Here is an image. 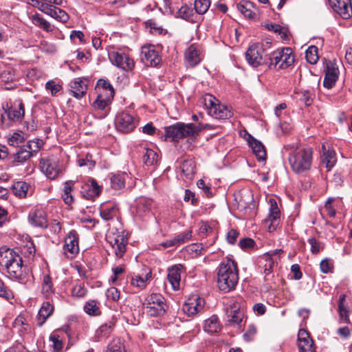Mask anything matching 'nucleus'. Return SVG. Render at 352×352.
Returning <instances> with one entry per match:
<instances>
[{
	"mask_svg": "<svg viewBox=\"0 0 352 352\" xmlns=\"http://www.w3.org/2000/svg\"><path fill=\"white\" fill-rule=\"evenodd\" d=\"M3 108L5 109L9 120L12 121L21 120L25 114V109L23 102L21 99H16L14 101L7 102Z\"/></svg>",
	"mask_w": 352,
	"mask_h": 352,
	"instance_id": "obj_10",
	"label": "nucleus"
},
{
	"mask_svg": "<svg viewBox=\"0 0 352 352\" xmlns=\"http://www.w3.org/2000/svg\"><path fill=\"white\" fill-rule=\"evenodd\" d=\"M144 305L147 314L153 317L164 315L167 308L164 298L160 294H151L148 296Z\"/></svg>",
	"mask_w": 352,
	"mask_h": 352,
	"instance_id": "obj_5",
	"label": "nucleus"
},
{
	"mask_svg": "<svg viewBox=\"0 0 352 352\" xmlns=\"http://www.w3.org/2000/svg\"><path fill=\"white\" fill-rule=\"evenodd\" d=\"M338 67H325L323 85L327 89H331L336 84L339 76Z\"/></svg>",
	"mask_w": 352,
	"mask_h": 352,
	"instance_id": "obj_26",
	"label": "nucleus"
},
{
	"mask_svg": "<svg viewBox=\"0 0 352 352\" xmlns=\"http://www.w3.org/2000/svg\"><path fill=\"white\" fill-rule=\"evenodd\" d=\"M50 341L52 342L53 351L58 352L63 349V341L60 336L56 333H53L50 336Z\"/></svg>",
	"mask_w": 352,
	"mask_h": 352,
	"instance_id": "obj_53",
	"label": "nucleus"
},
{
	"mask_svg": "<svg viewBox=\"0 0 352 352\" xmlns=\"http://www.w3.org/2000/svg\"><path fill=\"white\" fill-rule=\"evenodd\" d=\"M262 259L265 261L263 266V273L265 274L264 280L267 284L271 285L274 277L272 270L274 267L275 261L273 258H263V256H262Z\"/></svg>",
	"mask_w": 352,
	"mask_h": 352,
	"instance_id": "obj_34",
	"label": "nucleus"
},
{
	"mask_svg": "<svg viewBox=\"0 0 352 352\" xmlns=\"http://www.w3.org/2000/svg\"><path fill=\"white\" fill-rule=\"evenodd\" d=\"M182 173L187 177H191L195 173V166L191 161L184 160L181 166Z\"/></svg>",
	"mask_w": 352,
	"mask_h": 352,
	"instance_id": "obj_54",
	"label": "nucleus"
},
{
	"mask_svg": "<svg viewBox=\"0 0 352 352\" xmlns=\"http://www.w3.org/2000/svg\"><path fill=\"white\" fill-rule=\"evenodd\" d=\"M100 216L105 220L109 221L116 217L117 213V208L114 205L102 206L100 209Z\"/></svg>",
	"mask_w": 352,
	"mask_h": 352,
	"instance_id": "obj_41",
	"label": "nucleus"
},
{
	"mask_svg": "<svg viewBox=\"0 0 352 352\" xmlns=\"http://www.w3.org/2000/svg\"><path fill=\"white\" fill-rule=\"evenodd\" d=\"M152 206L151 199L144 197H138L135 200V212L138 217L143 218L151 212Z\"/></svg>",
	"mask_w": 352,
	"mask_h": 352,
	"instance_id": "obj_20",
	"label": "nucleus"
},
{
	"mask_svg": "<svg viewBox=\"0 0 352 352\" xmlns=\"http://www.w3.org/2000/svg\"><path fill=\"white\" fill-rule=\"evenodd\" d=\"M115 124L118 131L128 133L135 129L138 120L129 112L122 111L117 114Z\"/></svg>",
	"mask_w": 352,
	"mask_h": 352,
	"instance_id": "obj_8",
	"label": "nucleus"
},
{
	"mask_svg": "<svg viewBox=\"0 0 352 352\" xmlns=\"http://www.w3.org/2000/svg\"><path fill=\"white\" fill-rule=\"evenodd\" d=\"M143 162L146 166H152L157 162L158 154L156 151L144 148Z\"/></svg>",
	"mask_w": 352,
	"mask_h": 352,
	"instance_id": "obj_42",
	"label": "nucleus"
},
{
	"mask_svg": "<svg viewBox=\"0 0 352 352\" xmlns=\"http://www.w3.org/2000/svg\"><path fill=\"white\" fill-rule=\"evenodd\" d=\"M346 295L342 294L340 296L338 300V311L341 319L344 320L346 323H350L349 319V310L346 304L345 303Z\"/></svg>",
	"mask_w": 352,
	"mask_h": 352,
	"instance_id": "obj_40",
	"label": "nucleus"
},
{
	"mask_svg": "<svg viewBox=\"0 0 352 352\" xmlns=\"http://www.w3.org/2000/svg\"><path fill=\"white\" fill-rule=\"evenodd\" d=\"M32 21L35 25L46 32H52L53 30L50 23L37 13L32 15Z\"/></svg>",
	"mask_w": 352,
	"mask_h": 352,
	"instance_id": "obj_43",
	"label": "nucleus"
},
{
	"mask_svg": "<svg viewBox=\"0 0 352 352\" xmlns=\"http://www.w3.org/2000/svg\"><path fill=\"white\" fill-rule=\"evenodd\" d=\"M107 352H126L122 342L118 339H113L108 345Z\"/></svg>",
	"mask_w": 352,
	"mask_h": 352,
	"instance_id": "obj_52",
	"label": "nucleus"
},
{
	"mask_svg": "<svg viewBox=\"0 0 352 352\" xmlns=\"http://www.w3.org/2000/svg\"><path fill=\"white\" fill-rule=\"evenodd\" d=\"M25 146L28 149L31 151L32 155H35L41 148V142L39 140L36 141H29Z\"/></svg>",
	"mask_w": 352,
	"mask_h": 352,
	"instance_id": "obj_62",
	"label": "nucleus"
},
{
	"mask_svg": "<svg viewBox=\"0 0 352 352\" xmlns=\"http://www.w3.org/2000/svg\"><path fill=\"white\" fill-rule=\"evenodd\" d=\"M54 306L48 301L44 302L37 316V324L41 327L54 312Z\"/></svg>",
	"mask_w": 352,
	"mask_h": 352,
	"instance_id": "obj_31",
	"label": "nucleus"
},
{
	"mask_svg": "<svg viewBox=\"0 0 352 352\" xmlns=\"http://www.w3.org/2000/svg\"><path fill=\"white\" fill-rule=\"evenodd\" d=\"M32 156L31 151L28 149L25 145H23L19 147L14 155L13 162L23 164Z\"/></svg>",
	"mask_w": 352,
	"mask_h": 352,
	"instance_id": "obj_38",
	"label": "nucleus"
},
{
	"mask_svg": "<svg viewBox=\"0 0 352 352\" xmlns=\"http://www.w3.org/2000/svg\"><path fill=\"white\" fill-rule=\"evenodd\" d=\"M84 310L90 316H99L100 314L98 302L95 300L87 301L84 306Z\"/></svg>",
	"mask_w": 352,
	"mask_h": 352,
	"instance_id": "obj_46",
	"label": "nucleus"
},
{
	"mask_svg": "<svg viewBox=\"0 0 352 352\" xmlns=\"http://www.w3.org/2000/svg\"><path fill=\"white\" fill-rule=\"evenodd\" d=\"M22 257L13 249L6 246L0 248V265L6 270Z\"/></svg>",
	"mask_w": 352,
	"mask_h": 352,
	"instance_id": "obj_11",
	"label": "nucleus"
},
{
	"mask_svg": "<svg viewBox=\"0 0 352 352\" xmlns=\"http://www.w3.org/2000/svg\"><path fill=\"white\" fill-rule=\"evenodd\" d=\"M320 266L321 271L323 273L327 274L332 272L333 269V263L331 259L324 258L321 261Z\"/></svg>",
	"mask_w": 352,
	"mask_h": 352,
	"instance_id": "obj_58",
	"label": "nucleus"
},
{
	"mask_svg": "<svg viewBox=\"0 0 352 352\" xmlns=\"http://www.w3.org/2000/svg\"><path fill=\"white\" fill-rule=\"evenodd\" d=\"M235 204L239 210H245L253 205V195L249 190L239 192L235 195Z\"/></svg>",
	"mask_w": 352,
	"mask_h": 352,
	"instance_id": "obj_22",
	"label": "nucleus"
},
{
	"mask_svg": "<svg viewBox=\"0 0 352 352\" xmlns=\"http://www.w3.org/2000/svg\"><path fill=\"white\" fill-rule=\"evenodd\" d=\"M237 10L249 19L253 18V12L246 5L241 1L236 5Z\"/></svg>",
	"mask_w": 352,
	"mask_h": 352,
	"instance_id": "obj_60",
	"label": "nucleus"
},
{
	"mask_svg": "<svg viewBox=\"0 0 352 352\" xmlns=\"http://www.w3.org/2000/svg\"><path fill=\"white\" fill-rule=\"evenodd\" d=\"M333 10L343 19H349L352 15L351 0H328Z\"/></svg>",
	"mask_w": 352,
	"mask_h": 352,
	"instance_id": "obj_14",
	"label": "nucleus"
},
{
	"mask_svg": "<svg viewBox=\"0 0 352 352\" xmlns=\"http://www.w3.org/2000/svg\"><path fill=\"white\" fill-rule=\"evenodd\" d=\"M0 297L10 300L14 298V293L9 287L6 285L3 280L0 278Z\"/></svg>",
	"mask_w": 352,
	"mask_h": 352,
	"instance_id": "obj_51",
	"label": "nucleus"
},
{
	"mask_svg": "<svg viewBox=\"0 0 352 352\" xmlns=\"http://www.w3.org/2000/svg\"><path fill=\"white\" fill-rule=\"evenodd\" d=\"M140 58L146 66H158L161 56L153 45H144L141 48Z\"/></svg>",
	"mask_w": 352,
	"mask_h": 352,
	"instance_id": "obj_9",
	"label": "nucleus"
},
{
	"mask_svg": "<svg viewBox=\"0 0 352 352\" xmlns=\"http://www.w3.org/2000/svg\"><path fill=\"white\" fill-rule=\"evenodd\" d=\"M184 55L186 62L191 66L199 64L203 58L200 52L193 45L186 49Z\"/></svg>",
	"mask_w": 352,
	"mask_h": 352,
	"instance_id": "obj_30",
	"label": "nucleus"
},
{
	"mask_svg": "<svg viewBox=\"0 0 352 352\" xmlns=\"http://www.w3.org/2000/svg\"><path fill=\"white\" fill-rule=\"evenodd\" d=\"M107 240L114 250L115 254L122 258L126 250L128 239L123 231L112 230L107 234Z\"/></svg>",
	"mask_w": 352,
	"mask_h": 352,
	"instance_id": "obj_6",
	"label": "nucleus"
},
{
	"mask_svg": "<svg viewBox=\"0 0 352 352\" xmlns=\"http://www.w3.org/2000/svg\"><path fill=\"white\" fill-rule=\"evenodd\" d=\"M249 144L254 153L256 155L258 160L263 161L265 160L266 152L264 146L261 142L252 138V140H249Z\"/></svg>",
	"mask_w": 352,
	"mask_h": 352,
	"instance_id": "obj_33",
	"label": "nucleus"
},
{
	"mask_svg": "<svg viewBox=\"0 0 352 352\" xmlns=\"http://www.w3.org/2000/svg\"><path fill=\"white\" fill-rule=\"evenodd\" d=\"M54 292L52 278L49 274L43 276L41 282V294L46 298H50Z\"/></svg>",
	"mask_w": 352,
	"mask_h": 352,
	"instance_id": "obj_36",
	"label": "nucleus"
},
{
	"mask_svg": "<svg viewBox=\"0 0 352 352\" xmlns=\"http://www.w3.org/2000/svg\"><path fill=\"white\" fill-rule=\"evenodd\" d=\"M178 14L184 19H189L192 15V10L187 6H184L179 10Z\"/></svg>",
	"mask_w": 352,
	"mask_h": 352,
	"instance_id": "obj_63",
	"label": "nucleus"
},
{
	"mask_svg": "<svg viewBox=\"0 0 352 352\" xmlns=\"http://www.w3.org/2000/svg\"><path fill=\"white\" fill-rule=\"evenodd\" d=\"M102 190V186H99L94 179H89L88 182L82 186L80 193L87 199H91L98 197Z\"/></svg>",
	"mask_w": 352,
	"mask_h": 352,
	"instance_id": "obj_21",
	"label": "nucleus"
},
{
	"mask_svg": "<svg viewBox=\"0 0 352 352\" xmlns=\"http://www.w3.org/2000/svg\"><path fill=\"white\" fill-rule=\"evenodd\" d=\"M204 330L211 334L217 333L221 330L220 322L217 316H212L204 321Z\"/></svg>",
	"mask_w": 352,
	"mask_h": 352,
	"instance_id": "obj_35",
	"label": "nucleus"
},
{
	"mask_svg": "<svg viewBox=\"0 0 352 352\" xmlns=\"http://www.w3.org/2000/svg\"><path fill=\"white\" fill-rule=\"evenodd\" d=\"M258 49L259 45L258 43H254L250 45L246 51L245 58L250 65H254V64H256L260 65L261 64V60L262 59V56L260 54Z\"/></svg>",
	"mask_w": 352,
	"mask_h": 352,
	"instance_id": "obj_27",
	"label": "nucleus"
},
{
	"mask_svg": "<svg viewBox=\"0 0 352 352\" xmlns=\"http://www.w3.org/2000/svg\"><path fill=\"white\" fill-rule=\"evenodd\" d=\"M270 65L292 66L294 63V54L290 47L278 49L270 54Z\"/></svg>",
	"mask_w": 352,
	"mask_h": 352,
	"instance_id": "obj_7",
	"label": "nucleus"
},
{
	"mask_svg": "<svg viewBox=\"0 0 352 352\" xmlns=\"http://www.w3.org/2000/svg\"><path fill=\"white\" fill-rule=\"evenodd\" d=\"M322 164L325 165L328 170H330L336 164V153L333 150L331 149L329 146L322 144Z\"/></svg>",
	"mask_w": 352,
	"mask_h": 352,
	"instance_id": "obj_29",
	"label": "nucleus"
},
{
	"mask_svg": "<svg viewBox=\"0 0 352 352\" xmlns=\"http://www.w3.org/2000/svg\"><path fill=\"white\" fill-rule=\"evenodd\" d=\"M210 5V3L209 0H195L194 8L197 13L204 14L208 11Z\"/></svg>",
	"mask_w": 352,
	"mask_h": 352,
	"instance_id": "obj_50",
	"label": "nucleus"
},
{
	"mask_svg": "<svg viewBox=\"0 0 352 352\" xmlns=\"http://www.w3.org/2000/svg\"><path fill=\"white\" fill-rule=\"evenodd\" d=\"M30 185L23 181H18L14 182L11 190L14 195L19 198L25 197L27 195Z\"/></svg>",
	"mask_w": 352,
	"mask_h": 352,
	"instance_id": "obj_37",
	"label": "nucleus"
},
{
	"mask_svg": "<svg viewBox=\"0 0 352 352\" xmlns=\"http://www.w3.org/2000/svg\"><path fill=\"white\" fill-rule=\"evenodd\" d=\"M87 294V289L83 285L80 284H76L74 286L72 290V294L75 297H84Z\"/></svg>",
	"mask_w": 352,
	"mask_h": 352,
	"instance_id": "obj_61",
	"label": "nucleus"
},
{
	"mask_svg": "<svg viewBox=\"0 0 352 352\" xmlns=\"http://www.w3.org/2000/svg\"><path fill=\"white\" fill-rule=\"evenodd\" d=\"M198 129L192 123L184 124L177 122L175 124L165 127V135L166 139L173 142H178L184 138H194L197 135Z\"/></svg>",
	"mask_w": 352,
	"mask_h": 352,
	"instance_id": "obj_3",
	"label": "nucleus"
},
{
	"mask_svg": "<svg viewBox=\"0 0 352 352\" xmlns=\"http://www.w3.org/2000/svg\"><path fill=\"white\" fill-rule=\"evenodd\" d=\"M305 58L308 63L316 64L319 58L318 47L315 45L309 46L305 52Z\"/></svg>",
	"mask_w": 352,
	"mask_h": 352,
	"instance_id": "obj_45",
	"label": "nucleus"
},
{
	"mask_svg": "<svg viewBox=\"0 0 352 352\" xmlns=\"http://www.w3.org/2000/svg\"><path fill=\"white\" fill-rule=\"evenodd\" d=\"M204 101L209 115L216 119H229L233 116L228 106L219 103V100L210 94H206Z\"/></svg>",
	"mask_w": 352,
	"mask_h": 352,
	"instance_id": "obj_4",
	"label": "nucleus"
},
{
	"mask_svg": "<svg viewBox=\"0 0 352 352\" xmlns=\"http://www.w3.org/2000/svg\"><path fill=\"white\" fill-rule=\"evenodd\" d=\"M109 57L113 65L116 66H133L134 62L133 59L124 53L118 52H111L109 54Z\"/></svg>",
	"mask_w": 352,
	"mask_h": 352,
	"instance_id": "obj_25",
	"label": "nucleus"
},
{
	"mask_svg": "<svg viewBox=\"0 0 352 352\" xmlns=\"http://www.w3.org/2000/svg\"><path fill=\"white\" fill-rule=\"evenodd\" d=\"M192 237V231L188 230L180 233L174 237L175 243L177 245L188 242Z\"/></svg>",
	"mask_w": 352,
	"mask_h": 352,
	"instance_id": "obj_55",
	"label": "nucleus"
},
{
	"mask_svg": "<svg viewBox=\"0 0 352 352\" xmlns=\"http://www.w3.org/2000/svg\"><path fill=\"white\" fill-rule=\"evenodd\" d=\"M8 277L12 280H18L19 282H25L27 280L28 274L25 268L23 265V259H20V262H16L10 267L6 270Z\"/></svg>",
	"mask_w": 352,
	"mask_h": 352,
	"instance_id": "obj_16",
	"label": "nucleus"
},
{
	"mask_svg": "<svg viewBox=\"0 0 352 352\" xmlns=\"http://www.w3.org/2000/svg\"><path fill=\"white\" fill-rule=\"evenodd\" d=\"M230 308L227 309L228 322L232 325H239L243 318V311L237 304L233 303L230 305Z\"/></svg>",
	"mask_w": 352,
	"mask_h": 352,
	"instance_id": "obj_24",
	"label": "nucleus"
},
{
	"mask_svg": "<svg viewBox=\"0 0 352 352\" xmlns=\"http://www.w3.org/2000/svg\"><path fill=\"white\" fill-rule=\"evenodd\" d=\"M313 160V151L309 147L296 148L289 155L292 170L297 173H304L310 170Z\"/></svg>",
	"mask_w": 352,
	"mask_h": 352,
	"instance_id": "obj_2",
	"label": "nucleus"
},
{
	"mask_svg": "<svg viewBox=\"0 0 352 352\" xmlns=\"http://www.w3.org/2000/svg\"><path fill=\"white\" fill-rule=\"evenodd\" d=\"M184 272V267L181 265H175L168 269V280L174 290H178L180 287L182 274Z\"/></svg>",
	"mask_w": 352,
	"mask_h": 352,
	"instance_id": "obj_19",
	"label": "nucleus"
},
{
	"mask_svg": "<svg viewBox=\"0 0 352 352\" xmlns=\"http://www.w3.org/2000/svg\"><path fill=\"white\" fill-rule=\"evenodd\" d=\"M29 222L35 227L45 228L47 226L45 214L42 210H36L29 214Z\"/></svg>",
	"mask_w": 352,
	"mask_h": 352,
	"instance_id": "obj_32",
	"label": "nucleus"
},
{
	"mask_svg": "<svg viewBox=\"0 0 352 352\" xmlns=\"http://www.w3.org/2000/svg\"><path fill=\"white\" fill-rule=\"evenodd\" d=\"M55 10L53 11L55 14H52V17L63 23H65L69 20V16L65 11L57 7L55 8Z\"/></svg>",
	"mask_w": 352,
	"mask_h": 352,
	"instance_id": "obj_56",
	"label": "nucleus"
},
{
	"mask_svg": "<svg viewBox=\"0 0 352 352\" xmlns=\"http://www.w3.org/2000/svg\"><path fill=\"white\" fill-rule=\"evenodd\" d=\"M114 96V91H109L107 94L104 93L98 94L96 100L93 102V107L95 109L104 110L111 103Z\"/></svg>",
	"mask_w": 352,
	"mask_h": 352,
	"instance_id": "obj_28",
	"label": "nucleus"
},
{
	"mask_svg": "<svg viewBox=\"0 0 352 352\" xmlns=\"http://www.w3.org/2000/svg\"><path fill=\"white\" fill-rule=\"evenodd\" d=\"M269 202L270 204V208L268 214V221L271 223L269 226V230L271 231L272 229L274 230L276 226L279 223L280 212L275 199H270Z\"/></svg>",
	"mask_w": 352,
	"mask_h": 352,
	"instance_id": "obj_23",
	"label": "nucleus"
},
{
	"mask_svg": "<svg viewBox=\"0 0 352 352\" xmlns=\"http://www.w3.org/2000/svg\"><path fill=\"white\" fill-rule=\"evenodd\" d=\"M308 243L311 245V252L313 254H318L323 249L322 244L314 237L309 239Z\"/></svg>",
	"mask_w": 352,
	"mask_h": 352,
	"instance_id": "obj_59",
	"label": "nucleus"
},
{
	"mask_svg": "<svg viewBox=\"0 0 352 352\" xmlns=\"http://www.w3.org/2000/svg\"><path fill=\"white\" fill-rule=\"evenodd\" d=\"M96 89L98 91V94L103 92L105 94H107V93L111 91H114L112 85L104 79H100L98 80Z\"/></svg>",
	"mask_w": 352,
	"mask_h": 352,
	"instance_id": "obj_49",
	"label": "nucleus"
},
{
	"mask_svg": "<svg viewBox=\"0 0 352 352\" xmlns=\"http://www.w3.org/2000/svg\"><path fill=\"white\" fill-rule=\"evenodd\" d=\"M113 328L112 322L105 323L101 325L96 332V336L98 340L107 338L111 333Z\"/></svg>",
	"mask_w": 352,
	"mask_h": 352,
	"instance_id": "obj_47",
	"label": "nucleus"
},
{
	"mask_svg": "<svg viewBox=\"0 0 352 352\" xmlns=\"http://www.w3.org/2000/svg\"><path fill=\"white\" fill-rule=\"evenodd\" d=\"M204 304L205 301L203 298L194 296L185 302L182 309L188 316H193L204 309Z\"/></svg>",
	"mask_w": 352,
	"mask_h": 352,
	"instance_id": "obj_18",
	"label": "nucleus"
},
{
	"mask_svg": "<svg viewBox=\"0 0 352 352\" xmlns=\"http://www.w3.org/2000/svg\"><path fill=\"white\" fill-rule=\"evenodd\" d=\"M120 291L116 287H110L107 289L106 295L108 299L117 301L120 298Z\"/></svg>",
	"mask_w": 352,
	"mask_h": 352,
	"instance_id": "obj_64",
	"label": "nucleus"
},
{
	"mask_svg": "<svg viewBox=\"0 0 352 352\" xmlns=\"http://www.w3.org/2000/svg\"><path fill=\"white\" fill-rule=\"evenodd\" d=\"M89 80L87 78H76L69 84V91L76 99H81L87 93Z\"/></svg>",
	"mask_w": 352,
	"mask_h": 352,
	"instance_id": "obj_12",
	"label": "nucleus"
},
{
	"mask_svg": "<svg viewBox=\"0 0 352 352\" xmlns=\"http://www.w3.org/2000/svg\"><path fill=\"white\" fill-rule=\"evenodd\" d=\"M297 346L299 352H314V340L304 329L298 331Z\"/></svg>",
	"mask_w": 352,
	"mask_h": 352,
	"instance_id": "obj_17",
	"label": "nucleus"
},
{
	"mask_svg": "<svg viewBox=\"0 0 352 352\" xmlns=\"http://www.w3.org/2000/svg\"><path fill=\"white\" fill-rule=\"evenodd\" d=\"M73 190L74 182L72 181H67L65 182L62 198L64 202L67 205H71L74 202V198L72 194Z\"/></svg>",
	"mask_w": 352,
	"mask_h": 352,
	"instance_id": "obj_39",
	"label": "nucleus"
},
{
	"mask_svg": "<svg viewBox=\"0 0 352 352\" xmlns=\"http://www.w3.org/2000/svg\"><path fill=\"white\" fill-rule=\"evenodd\" d=\"M111 188L115 190H120L124 187V174H112L110 177Z\"/></svg>",
	"mask_w": 352,
	"mask_h": 352,
	"instance_id": "obj_44",
	"label": "nucleus"
},
{
	"mask_svg": "<svg viewBox=\"0 0 352 352\" xmlns=\"http://www.w3.org/2000/svg\"><path fill=\"white\" fill-rule=\"evenodd\" d=\"M60 84L56 83L54 80H49L45 84V89L50 91L52 96H56L62 89Z\"/></svg>",
	"mask_w": 352,
	"mask_h": 352,
	"instance_id": "obj_57",
	"label": "nucleus"
},
{
	"mask_svg": "<svg viewBox=\"0 0 352 352\" xmlns=\"http://www.w3.org/2000/svg\"><path fill=\"white\" fill-rule=\"evenodd\" d=\"M65 254L67 256H73L79 252L78 234L76 230H71L65 239L63 247Z\"/></svg>",
	"mask_w": 352,
	"mask_h": 352,
	"instance_id": "obj_15",
	"label": "nucleus"
},
{
	"mask_svg": "<svg viewBox=\"0 0 352 352\" xmlns=\"http://www.w3.org/2000/svg\"><path fill=\"white\" fill-rule=\"evenodd\" d=\"M151 276V272L146 274L145 278H142L140 276H135L131 278V284L138 289H143L146 287V282Z\"/></svg>",
	"mask_w": 352,
	"mask_h": 352,
	"instance_id": "obj_48",
	"label": "nucleus"
},
{
	"mask_svg": "<svg viewBox=\"0 0 352 352\" xmlns=\"http://www.w3.org/2000/svg\"><path fill=\"white\" fill-rule=\"evenodd\" d=\"M40 166L42 172L44 173L50 179H55L60 173L57 162L54 158H41L40 160Z\"/></svg>",
	"mask_w": 352,
	"mask_h": 352,
	"instance_id": "obj_13",
	"label": "nucleus"
},
{
	"mask_svg": "<svg viewBox=\"0 0 352 352\" xmlns=\"http://www.w3.org/2000/svg\"><path fill=\"white\" fill-rule=\"evenodd\" d=\"M239 280L236 263L231 259H226L219 265L217 272V286L224 292H229L235 288Z\"/></svg>",
	"mask_w": 352,
	"mask_h": 352,
	"instance_id": "obj_1",
	"label": "nucleus"
}]
</instances>
